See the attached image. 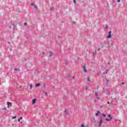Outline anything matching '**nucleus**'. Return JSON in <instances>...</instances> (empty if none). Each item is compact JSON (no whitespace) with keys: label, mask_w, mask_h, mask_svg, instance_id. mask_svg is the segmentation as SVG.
Returning <instances> with one entry per match:
<instances>
[{"label":"nucleus","mask_w":127,"mask_h":127,"mask_svg":"<svg viewBox=\"0 0 127 127\" xmlns=\"http://www.w3.org/2000/svg\"><path fill=\"white\" fill-rule=\"evenodd\" d=\"M24 25H27V23H24Z\"/></svg>","instance_id":"20"},{"label":"nucleus","mask_w":127,"mask_h":127,"mask_svg":"<svg viewBox=\"0 0 127 127\" xmlns=\"http://www.w3.org/2000/svg\"><path fill=\"white\" fill-rule=\"evenodd\" d=\"M108 27H108V26L105 27V29H108Z\"/></svg>","instance_id":"22"},{"label":"nucleus","mask_w":127,"mask_h":127,"mask_svg":"<svg viewBox=\"0 0 127 127\" xmlns=\"http://www.w3.org/2000/svg\"><path fill=\"white\" fill-rule=\"evenodd\" d=\"M74 3H76V0H73Z\"/></svg>","instance_id":"21"},{"label":"nucleus","mask_w":127,"mask_h":127,"mask_svg":"<svg viewBox=\"0 0 127 127\" xmlns=\"http://www.w3.org/2000/svg\"><path fill=\"white\" fill-rule=\"evenodd\" d=\"M46 96H47V92H45Z\"/></svg>","instance_id":"28"},{"label":"nucleus","mask_w":127,"mask_h":127,"mask_svg":"<svg viewBox=\"0 0 127 127\" xmlns=\"http://www.w3.org/2000/svg\"><path fill=\"white\" fill-rule=\"evenodd\" d=\"M53 10V8H51V10Z\"/></svg>","instance_id":"34"},{"label":"nucleus","mask_w":127,"mask_h":127,"mask_svg":"<svg viewBox=\"0 0 127 127\" xmlns=\"http://www.w3.org/2000/svg\"><path fill=\"white\" fill-rule=\"evenodd\" d=\"M7 108H9V105H8V106H7Z\"/></svg>","instance_id":"33"},{"label":"nucleus","mask_w":127,"mask_h":127,"mask_svg":"<svg viewBox=\"0 0 127 127\" xmlns=\"http://www.w3.org/2000/svg\"><path fill=\"white\" fill-rule=\"evenodd\" d=\"M109 73V70H106L103 72V74H108Z\"/></svg>","instance_id":"10"},{"label":"nucleus","mask_w":127,"mask_h":127,"mask_svg":"<svg viewBox=\"0 0 127 127\" xmlns=\"http://www.w3.org/2000/svg\"><path fill=\"white\" fill-rule=\"evenodd\" d=\"M95 96L96 97H98V92H95Z\"/></svg>","instance_id":"14"},{"label":"nucleus","mask_w":127,"mask_h":127,"mask_svg":"<svg viewBox=\"0 0 127 127\" xmlns=\"http://www.w3.org/2000/svg\"><path fill=\"white\" fill-rule=\"evenodd\" d=\"M13 120H14V119H16V116H13L12 117Z\"/></svg>","instance_id":"15"},{"label":"nucleus","mask_w":127,"mask_h":127,"mask_svg":"<svg viewBox=\"0 0 127 127\" xmlns=\"http://www.w3.org/2000/svg\"><path fill=\"white\" fill-rule=\"evenodd\" d=\"M72 78H74V76H73Z\"/></svg>","instance_id":"40"},{"label":"nucleus","mask_w":127,"mask_h":127,"mask_svg":"<svg viewBox=\"0 0 127 127\" xmlns=\"http://www.w3.org/2000/svg\"><path fill=\"white\" fill-rule=\"evenodd\" d=\"M97 53L96 52L93 53V55H96Z\"/></svg>","instance_id":"16"},{"label":"nucleus","mask_w":127,"mask_h":127,"mask_svg":"<svg viewBox=\"0 0 127 127\" xmlns=\"http://www.w3.org/2000/svg\"><path fill=\"white\" fill-rule=\"evenodd\" d=\"M18 122H20V120L19 119L18 120Z\"/></svg>","instance_id":"30"},{"label":"nucleus","mask_w":127,"mask_h":127,"mask_svg":"<svg viewBox=\"0 0 127 127\" xmlns=\"http://www.w3.org/2000/svg\"><path fill=\"white\" fill-rule=\"evenodd\" d=\"M108 117H109L110 119L106 118L105 121H106V122H110V121H112V117L111 116V115H108Z\"/></svg>","instance_id":"1"},{"label":"nucleus","mask_w":127,"mask_h":127,"mask_svg":"<svg viewBox=\"0 0 127 127\" xmlns=\"http://www.w3.org/2000/svg\"><path fill=\"white\" fill-rule=\"evenodd\" d=\"M64 113L67 115V116H69V113H67V110L66 109L64 110Z\"/></svg>","instance_id":"9"},{"label":"nucleus","mask_w":127,"mask_h":127,"mask_svg":"<svg viewBox=\"0 0 127 127\" xmlns=\"http://www.w3.org/2000/svg\"><path fill=\"white\" fill-rule=\"evenodd\" d=\"M73 24H76V22L73 21Z\"/></svg>","instance_id":"23"},{"label":"nucleus","mask_w":127,"mask_h":127,"mask_svg":"<svg viewBox=\"0 0 127 127\" xmlns=\"http://www.w3.org/2000/svg\"><path fill=\"white\" fill-rule=\"evenodd\" d=\"M100 109H102V108H103V106H101L100 107Z\"/></svg>","instance_id":"29"},{"label":"nucleus","mask_w":127,"mask_h":127,"mask_svg":"<svg viewBox=\"0 0 127 127\" xmlns=\"http://www.w3.org/2000/svg\"><path fill=\"white\" fill-rule=\"evenodd\" d=\"M22 119H23V118H22V117H21L19 119H20V120H22Z\"/></svg>","instance_id":"24"},{"label":"nucleus","mask_w":127,"mask_h":127,"mask_svg":"<svg viewBox=\"0 0 127 127\" xmlns=\"http://www.w3.org/2000/svg\"><path fill=\"white\" fill-rule=\"evenodd\" d=\"M107 103H108V104H110V102H109V101L107 102Z\"/></svg>","instance_id":"35"},{"label":"nucleus","mask_w":127,"mask_h":127,"mask_svg":"<svg viewBox=\"0 0 127 127\" xmlns=\"http://www.w3.org/2000/svg\"><path fill=\"white\" fill-rule=\"evenodd\" d=\"M98 51H99L100 50V49H98Z\"/></svg>","instance_id":"38"},{"label":"nucleus","mask_w":127,"mask_h":127,"mask_svg":"<svg viewBox=\"0 0 127 127\" xmlns=\"http://www.w3.org/2000/svg\"><path fill=\"white\" fill-rule=\"evenodd\" d=\"M34 7H35V8H37V6H36V5H34Z\"/></svg>","instance_id":"25"},{"label":"nucleus","mask_w":127,"mask_h":127,"mask_svg":"<svg viewBox=\"0 0 127 127\" xmlns=\"http://www.w3.org/2000/svg\"><path fill=\"white\" fill-rule=\"evenodd\" d=\"M87 81L88 83H90V82H91V78L90 77H87Z\"/></svg>","instance_id":"7"},{"label":"nucleus","mask_w":127,"mask_h":127,"mask_svg":"<svg viewBox=\"0 0 127 127\" xmlns=\"http://www.w3.org/2000/svg\"><path fill=\"white\" fill-rule=\"evenodd\" d=\"M103 123V120L102 119H100V122H99V127H101V126H102V124Z\"/></svg>","instance_id":"3"},{"label":"nucleus","mask_w":127,"mask_h":127,"mask_svg":"<svg viewBox=\"0 0 127 127\" xmlns=\"http://www.w3.org/2000/svg\"><path fill=\"white\" fill-rule=\"evenodd\" d=\"M85 127L84 126V124H82L81 125V127Z\"/></svg>","instance_id":"18"},{"label":"nucleus","mask_w":127,"mask_h":127,"mask_svg":"<svg viewBox=\"0 0 127 127\" xmlns=\"http://www.w3.org/2000/svg\"><path fill=\"white\" fill-rule=\"evenodd\" d=\"M83 71L85 73H87V68H86V66L85 65L83 66Z\"/></svg>","instance_id":"4"},{"label":"nucleus","mask_w":127,"mask_h":127,"mask_svg":"<svg viewBox=\"0 0 127 127\" xmlns=\"http://www.w3.org/2000/svg\"><path fill=\"white\" fill-rule=\"evenodd\" d=\"M14 70L15 71H19V68H15Z\"/></svg>","instance_id":"13"},{"label":"nucleus","mask_w":127,"mask_h":127,"mask_svg":"<svg viewBox=\"0 0 127 127\" xmlns=\"http://www.w3.org/2000/svg\"><path fill=\"white\" fill-rule=\"evenodd\" d=\"M36 103V99L34 98V99L32 100V104L33 105H34Z\"/></svg>","instance_id":"5"},{"label":"nucleus","mask_w":127,"mask_h":127,"mask_svg":"<svg viewBox=\"0 0 127 127\" xmlns=\"http://www.w3.org/2000/svg\"><path fill=\"white\" fill-rule=\"evenodd\" d=\"M52 56V55L51 54H50V57H51Z\"/></svg>","instance_id":"26"},{"label":"nucleus","mask_w":127,"mask_h":127,"mask_svg":"<svg viewBox=\"0 0 127 127\" xmlns=\"http://www.w3.org/2000/svg\"><path fill=\"white\" fill-rule=\"evenodd\" d=\"M30 89H32V84H31V85H30Z\"/></svg>","instance_id":"17"},{"label":"nucleus","mask_w":127,"mask_h":127,"mask_svg":"<svg viewBox=\"0 0 127 127\" xmlns=\"http://www.w3.org/2000/svg\"><path fill=\"white\" fill-rule=\"evenodd\" d=\"M86 90L87 91L88 90V88H86Z\"/></svg>","instance_id":"37"},{"label":"nucleus","mask_w":127,"mask_h":127,"mask_svg":"<svg viewBox=\"0 0 127 127\" xmlns=\"http://www.w3.org/2000/svg\"><path fill=\"white\" fill-rule=\"evenodd\" d=\"M31 5H32V6L34 5H34H34V4L33 3H32L31 4Z\"/></svg>","instance_id":"19"},{"label":"nucleus","mask_w":127,"mask_h":127,"mask_svg":"<svg viewBox=\"0 0 127 127\" xmlns=\"http://www.w3.org/2000/svg\"><path fill=\"white\" fill-rule=\"evenodd\" d=\"M43 54H44V53H43Z\"/></svg>","instance_id":"41"},{"label":"nucleus","mask_w":127,"mask_h":127,"mask_svg":"<svg viewBox=\"0 0 127 127\" xmlns=\"http://www.w3.org/2000/svg\"><path fill=\"white\" fill-rule=\"evenodd\" d=\"M121 2V0H118V2Z\"/></svg>","instance_id":"31"},{"label":"nucleus","mask_w":127,"mask_h":127,"mask_svg":"<svg viewBox=\"0 0 127 127\" xmlns=\"http://www.w3.org/2000/svg\"><path fill=\"white\" fill-rule=\"evenodd\" d=\"M98 100H100V98L97 97Z\"/></svg>","instance_id":"32"},{"label":"nucleus","mask_w":127,"mask_h":127,"mask_svg":"<svg viewBox=\"0 0 127 127\" xmlns=\"http://www.w3.org/2000/svg\"><path fill=\"white\" fill-rule=\"evenodd\" d=\"M8 43L9 44V43H10V42H9Z\"/></svg>","instance_id":"39"},{"label":"nucleus","mask_w":127,"mask_h":127,"mask_svg":"<svg viewBox=\"0 0 127 127\" xmlns=\"http://www.w3.org/2000/svg\"><path fill=\"white\" fill-rule=\"evenodd\" d=\"M102 116L103 117H104V118H106V117H107V115H106V114H102Z\"/></svg>","instance_id":"11"},{"label":"nucleus","mask_w":127,"mask_h":127,"mask_svg":"<svg viewBox=\"0 0 127 127\" xmlns=\"http://www.w3.org/2000/svg\"><path fill=\"white\" fill-rule=\"evenodd\" d=\"M3 110H6V108L5 107V108H3Z\"/></svg>","instance_id":"27"},{"label":"nucleus","mask_w":127,"mask_h":127,"mask_svg":"<svg viewBox=\"0 0 127 127\" xmlns=\"http://www.w3.org/2000/svg\"><path fill=\"white\" fill-rule=\"evenodd\" d=\"M125 83L124 82H122V85H124Z\"/></svg>","instance_id":"36"},{"label":"nucleus","mask_w":127,"mask_h":127,"mask_svg":"<svg viewBox=\"0 0 127 127\" xmlns=\"http://www.w3.org/2000/svg\"><path fill=\"white\" fill-rule=\"evenodd\" d=\"M11 103L9 102H7V106H9V105H11Z\"/></svg>","instance_id":"12"},{"label":"nucleus","mask_w":127,"mask_h":127,"mask_svg":"<svg viewBox=\"0 0 127 127\" xmlns=\"http://www.w3.org/2000/svg\"><path fill=\"white\" fill-rule=\"evenodd\" d=\"M100 114V111H98L97 113L95 114V117H98V116H99Z\"/></svg>","instance_id":"6"},{"label":"nucleus","mask_w":127,"mask_h":127,"mask_svg":"<svg viewBox=\"0 0 127 127\" xmlns=\"http://www.w3.org/2000/svg\"><path fill=\"white\" fill-rule=\"evenodd\" d=\"M112 33V31H109L108 35L107 36V38H112V35H111Z\"/></svg>","instance_id":"2"},{"label":"nucleus","mask_w":127,"mask_h":127,"mask_svg":"<svg viewBox=\"0 0 127 127\" xmlns=\"http://www.w3.org/2000/svg\"><path fill=\"white\" fill-rule=\"evenodd\" d=\"M40 86H41L40 83H37L35 84V87H39Z\"/></svg>","instance_id":"8"}]
</instances>
